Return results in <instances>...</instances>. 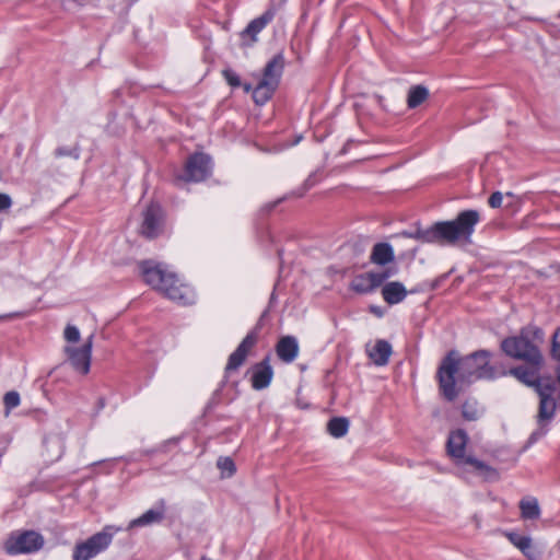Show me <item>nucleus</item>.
Returning <instances> with one entry per match:
<instances>
[{
    "label": "nucleus",
    "mask_w": 560,
    "mask_h": 560,
    "mask_svg": "<svg viewBox=\"0 0 560 560\" xmlns=\"http://www.w3.org/2000/svg\"><path fill=\"white\" fill-rule=\"evenodd\" d=\"M350 288L352 291L360 294H366L374 291V288L370 281L368 273L357 276L352 280Z\"/></svg>",
    "instance_id": "28"
},
{
    "label": "nucleus",
    "mask_w": 560,
    "mask_h": 560,
    "mask_svg": "<svg viewBox=\"0 0 560 560\" xmlns=\"http://www.w3.org/2000/svg\"><path fill=\"white\" fill-rule=\"evenodd\" d=\"M120 530L121 527L106 525L101 532L92 535L89 539L78 542L73 549V560L93 559L108 548L114 536Z\"/></svg>",
    "instance_id": "9"
},
{
    "label": "nucleus",
    "mask_w": 560,
    "mask_h": 560,
    "mask_svg": "<svg viewBox=\"0 0 560 560\" xmlns=\"http://www.w3.org/2000/svg\"><path fill=\"white\" fill-rule=\"evenodd\" d=\"M544 331L537 326L523 327L517 336L506 337L501 341V350L510 358L526 363L542 364V354L534 340L541 341Z\"/></svg>",
    "instance_id": "5"
},
{
    "label": "nucleus",
    "mask_w": 560,
    "mask_h": 560,
    "mask_svg": "<svg viewBox=\"0 0 560 560\" xmlns=\"http://www.w3.org/2000/svg\"><path fill=\"white\" fill-rule=\"evenodd\" d=\"M166 514V501L159 499L154 505L141 514L139 517L129 522L127 529L130 530L136 527H145L153 524H160L164 521Z\"/></svg>",
    "instance_id": "16"
},
{
    "label": "nucleus",
    "mask_w": 560,
    "mask_h": 560,
    "mask_svg": "<svg viewBox=\"0 0 560 560\" xmlns=\"http://www.w3.org/2000/svg\"><path fill=\"white\" fill-rule=\"evenodd\" d=\"M349 420L345 417L331 418L327 423L328 433L336 439H340L348 433Z\"/></svg>",
    "instance_id": "25"
},
{
    "label": "nucleus",
    "mask_w": 560,
    "mask_h": 560,
    "mask_svg": "<svg viewBox=\"0 0 560 560\" xmlns=\"http://www.w3.org/2000/svg\"><path fill=\"white\" fill-rule=\"evenodd\" d=\"M316 184V175L315 174H311L304 182L303 184V189L301 192H299V196H303V194L308 190L310 188H312L314 185Z\"/></svg>",
    "instance_id": "39"
},
{
    "label": "nucleus",
    "mask_w": 560,
    "mask_h": 560,
    "mask_svg": "<svg viewBox=\"0 0 560 560\" xmlns=\"http://www.w3.org/2000/svg\"><path fill=\"white\" fill-rule=\"evenodd\" d=\"M480 213L475 209L460 211L455 219L439 221L433 224L434 243L455 245L459 242L469 244Z\"/></svg>",
    "instance_id": "3"
},
{
    "label": "nucleus",
    "mask_w": 560,
    "mask_h": 560,
    "mask_svg": "<svg viewBox=\"0 0 560 560\" xmlns=\"http://www.w3.org/2000/svg\"><path fill=\"white\" fill-rule=\"evenodd\" d=\"M281 200H282V199H279V200H277V201H275V202H272V203H268V205H266V209H267L268 211H270V210H271V209H273V208H275V207H276V206H277Z\"/></svg>",
    "instance_id": "42"
},
{
    "label": "nucleus",
    "mask_w": 560,
    "mask_h": 560,
    "mask_svg": "<svg viewBox=\"0 0 560 560\" xmlns=\"http://www.w3.org/2000/svg\"><path fill=\"white\" fill-rule=\"evenodd\" d=\"M257 340L258 328H255L245 336V338L237 346V348L230 354L225 366L226 375L233 371H236L244 363L249 350L256 345Z\"/></svg>",
    "instance_id": "13"
},
{
    "label": "nucleus",
    "mask_w": 560,
    "mask_h": 560,
    "mask_svg": "<svg viewBox=\"0 0 560 560\" xmlns=\"http://www.w3.org/2000/svg\"><path fill=\"white\" fill-rule=\"evenodd\" d=\"M395 259L394 249L388 243H376L370 256V260L380 266H385Z\"/></svg>",
    "instance_id": "21"
},
{
    "label": "nucleus",
    "mask_w": 560,
    "mask_h": 560,
    "mask_svg": "<svg viewBox=\"0 0 560 560\" xmlns=\"http://www.w3.org/2000/svg\"><path fill=\"white\" fill-rule=\"evenodd\" d=\"M509 540L518 548L527 558L535 559L532 539L528 536L520 535L517 533H509Z\"/></svg>",
    "instance_id": "24"
},
{
    "label": "nucleus",
    "mask_w": 560,
    "mask_h": 560,
    "mask_svg": "<svg viewBox=\"0 0 560 560\" xmlns=\"http://www.w3.org/2000/svg\"><path fill=\"white\" fill-rule=\"evenodd\" d=\"M8 317H11V315H2V316H0V319L8 318Z\"/></svg>",
    "instance_id": "45"
},
{
    "label": "nucleus",
    "mask_w": 560,
    "mask_h": 560,
    "mask_svg": "<svg viewBox=\"0 0 560 560\" xmlns=\"http://www.w3.org/2000/svg\"><path fill=\"white\" fill-rule=\"evenodd\" d=\"M44 537L35 530L12 533L8 538L4 548L9 555L33 553L44 546Z\"/></svg>",
    "instance_id": "10"
},
{
    "label": "nucleus",
    "mask_w": 560,
    "mask_h": 560,
    "mask_svg": "<svg viewBox=\"0 0 560 560\" xmlns=\"http://www.w3.org/2000/svg\"><path fill=\"white\" fill-rule=\"evenodd\" d=\"M12 206V199L8 194L0 192V212L10 209Z\"/></svg>",
    "instance_id": "38"
},
{
    "label": "nucleus",
    "mask_w": 560,
    "mask_h": 560,
    "mask_svg": "<svg viewBox=\"0 0 560 560\" xmlns=\"http://www.w3.org/2000/svg\"><path fill=\"white\" fill-rule=\"evenodd\" d=\"M520 510L521 516L524 520H537L541 514L538 500L533 497L522 499L520 501Z\"/></svg>",
    "instance_id": "23"
},
{
    "label": "nucleus",
    "mask_w": 560,
    "mask_h": 560,
    "mask_svg": "<svg viewBox=\"0 0 560 560\" xmlns=\"http://www.w3.org/2000/svg\"><path fill=\"white\" fill-rule=\"evenodd\" d=\"M401 236L413 238L422 243H434L433 224L427 229L417 226L412 231H404L400 233Z\"/></svg>",
    "instance_id": "26"
},
{
    "label": "nucleus",
    "mask_w": 560,
    "mask_h": 560,
    "mask_svg": "<svg viewBox=\"0 0 560 560\" xmlns=\"http://www.w3.org/2000/svg\"><path fill=\"white\" fill-rule=\"evenodd\" d=\"M163 226V210L158 203H150L143 212V222L141 225V233L147 238L156 237Z\"/></svg>",
    "instance_id": "14"
},
{
    "label": "nucleus",
    "mask_w": 560,
    "mask_h": 560,
    "mask_svg": "<svg viewBox=\"0 0 560 560\" xmlns=\"http://www.w3.org/2000/svg\"><path fill=\"white\" fill-rule=\"evenodd\" d=\"M275 13L270 10L254 19L241 33L243 39L250 38V43L257 42V35L272 21Z\"/></svg>",
    "instance_id": "19"
},
{
    "label": "nucleus",
    "mask_w": 560,
    "mask_h": 560,
    "mask_svg": "<svg viewBox=\"0 0 560 560\" xmlns=\"http://www.w3.org/2000/svg\"><path fill=\"white\" fill-rule=\"evenodd\" d=\"M212 163L210 156L205 153L191 154L184 166L183 174L175 177L177 182H202L210 176Z\"/></svg>",
    "instance_id": "11"
},
{
    "label": "nucleus",
    "mask_w": 560,
    "mask_h": 560,
    "mask_svg": "<svg viewBox=\"0 0 560 560\" xmlns=\"http://www.w3.org/2000/svg\"><path fill=\"white\" fill-rule=\"evenodd\" d=\"M103 463H107L106 460H102V462H94L93 465H98V464H103Z\"/></svg>",
    "instance_id": "44"
},
{
    "label": "nucleus",
    "mask_w": 560,
    "mask_h": 560,
    "mask_svg": "<svg viewBox=\"0 0 560 560\" xmlns=\"http://www.w3.org/2000/svg\"><path fill=\"white\" fill-rule=\"evenodd\" d=\"M242 86H243V89H244V91H245L246 93H248V92H252V93H253V91H254V89H253V86H252V84H250V83H244V84H242Z\"/></svg>",
    "instance_id": "41"
},
{
    "label": "nucleus",
    "mask_w": 560,
    "mask_h": 560,
    "mask_svg": "<svg viewBox=\"0 0 560 560\" xmlns=\"http://www.w3.org/2000/svg\"><path fill=\"white\" fill-rule=\"evenodd\" d=\"M65 339L69 342H78L80 339V331L75 326L68 325L65 329Z\"/></svg>",
    "instance_id": "36"
},
{
    "label": "nucleus",
    "mask_w": 560,
    "mask_h": 560,
    "mask_svg": "<svg viewBox=\"0 0 560 560\" xmlns=\"http://www.w3.org/2000/svg\"><path fill=\"white\" fill-rule=\"evenodd\" d=\"M301 139H302V136H299L293 144H298L301 141Z\"/></svg>",
    "instance_id": "43"
},
{
    "label": "nucleus",
    "mask_w": 560,
    "mask_h": 560,
    "mask_svg": "<svg viewBox=\"0 0 560 560\" xmlns=\"http://www.w3.org/2000/svg\"><path fill=\"white\" fill-rule=\"evenodd\" d=\"M539 406L537 413L538 429L534 431L529 436V442L534 443L544 436L548 431V425L555 417V412L558 405L557 383L556 381L551 384L541 383L538 385Z\"/></svg>",
    "instance_id": "8"
},
{
    "label": "nucleus",
    "mask_w": 560,
    "mask_h": 560,
    "mask_svg": "<svg viewBox=\"0 0 560 560\" xmlns=\"http://www.w3.org/2000/svg\"><path fill=\"white\" fill-rule=\"evenodd\" d=\"M273 376L272 368L268 359L262 360L256 364L252 374V386L254 389L261 390L269 386Z\"/></svg>",
    "instance_id": "17"
},
{
    "label": "nucleus",
    "mask_w": 560,
    "mask_h": 560,
    "mask_svg": "<svg viewBox=\"0 0 560 560\" xmlns=\"http://www.w3.org/2000/svg\"><path fill=\"white\" fill-rule=\"evenodd\" d=\"M366 273L375 290L376 288L381 287L389 277H392L395 273V271L392 269H387L383 271H370Z\"/></svg>",
    "instance_id": "29"
},
{
    "label": "nucleus",
    "mask_w": 560,
    "mask_h": 560,
    "mask_svg": "<svg viewBox=\"0 0 560 560\" xmlns=\"http://www.w3.org/2000/svg\"><path fill=\"white\" fill-rule=\"evenodd\" d=\"M468 443L467 433L462 430L452 431L448 435L446 450L448 456L454 460L457 466H470L472 470L483 476L486 479H493L497 477V470L485 462L475 458L471 455H466V446Z\"/></svg>",
    "instance_id": "6"
},
{
    "label": "nucleus",
    "mask_w": 560,
    "mask_h": 560,
    "mask_svg": "<svg viewBox=\"0 0 560 560\" xmlns=\"http://www.w3.org/2000/svg\"><path fill=\"white\" fill-rule=\"evenodd\" d=\"M429 96V91L422 85L412 86L408 92L407 105L409 108H416L421 105Z\"/></svg>",
    "instance_id": "27"
},
{
    "label": "nucleus",
    "mask_w": 560,
    "mask_h": 560,
    "mask_svg": "<svg viewBox=\"0 0 560 560\" xmlns=\"http://www.w3.org/2000/svg\"><path fill=\"white\" fill-rule=\"evenodd\" d=\"M222 75L225 79L226 83L233 89L240 88L242 85L240 75L231 68L223 69Z\"/></svg>",
    "instance_id": "32"
},
{
    "label": "nucleus",
    "mask_w": 560,
    "mask_h": 560,
    "mask_svg": "<svg viewBox=\"0 0 560 560\" xmlns=\"http://www.w3.org/2000/svg\"><path fill=\"white\" fill-rule=\"evenodd\" d=\"M276 352L281 361L285 363L293 362L299 354L298 339L293 336L282 337L276 346Z\"/></svg>",
    "instance_id": "18"
},
{
    "label": "nucleus",
    "mask_w": 560,
    "mask_h": 560,
    "mask_svg": "<svg viewBox=\"0 0 560 560\" xmlns=\"http://www.w3.org/2000/svg\"><path fill=\"white\" fill-rule=\"evenodd\" d=\"M462 415H463L464 419H466L468 421H475V420L479 419L480 411L477 408L475 402L466 401L462 406Z\"/></svg>",
    "instance_id": "30"
},
{
    "label": "nucleus",
    "mask_w": 560,
    "mask_h": 560,
    "mask_svg": "<svg viewBox=\"0 0 560 560\" xmlns=\"http://www.w3.org/2000/svg\"><path fill=\"white\" fill-rule=\"evenodd\" d=\"M284 69L282 52L275 55L265 66L262 78L254 88L253 100L257 105H265L277 90Z\"/></svg>",
    "instance_id": "7"
},
{
    "label": "nucleus",
    "mask_w": 560,
    "mask_h": 560,
    "mask_svg": "<svg viewBox=\"0 0 560 560\" xmlns=\"http://www.w3.org/2000/svg\"><path fill=\"white\" fill-rule=\"evenodd\" d=\"M551 354L557 361L560 362V328L556 329L553 332Z\"/></svg>",
    "instance_id": "35"
},
{
    "label": "nucleus",
    "mask_w": 560,
    "mask_h": 560,
    "mask_svg": "<svg viewBox=\"0 0 560 560\" xmlns=\"http://www.w3.org/2000/svg\"><path fill=\"white\" fill-rule=\"evenodd\" d=\"M492 353L486 349L475 351L462 359H457L455 351L448 352L436 373L439 387L444 398L448 401L455 400L459 393L457 383L470 384L478 380H494L506 375L504 371L499 372L490 363Z\"/></svg>",
    "instance_id": "1"
},
{
    "label": "nucleus",
    "mask_w": 560,
    "mask_h": 560,
    "mask_svg": "<svg viewBox=\"0 0 560 560\" xmlns=\"http://www.w3.org/2000/svg\"><path fill=\"white\" fill-rule=\"evenodd\" d=\"M20 401H21V399H20V395L18 392L11 390V392L5 393V395L3 397V404H4L7 415L12 409L16 408L20 405Z\"/></svg>",
    "instance_id": "31"
},
{
    "label": "nucleus",
    "mask_w": 560,
    "mask_h": 560,
    "mask_svg": "<svg viewBox=\"0 0 560 560\" xmlns=\"http://www.w3.org/2000/svg\"><path fill=\"white\" fill-rule=\"evenodd\" d=\"M392 352L393 349L390 343L384 339H380L370 351L369 357L374 362V364L383 366L388 363Z\"/></svg>",
    "instance_id": "22"
},
{
    "label": "nucleus",
    "mask_w": 560,
    "mask_h": 560,
    "mask_svg": "<svg viewBox=\"0 0 560 560\" xmlns=\"http://www.w3.org/2000/svg\"><path fill=\"white\" fill-rule=\"evenodd\" d=\"M542 364L527 363L526 366H516L511 369L506 374L515 376L522 383L535 387L536 393L538 392V385L541 383L551 384L555 382L551 378H542L539 376V370Z\"/></svg>",
    "instance_id": "15"
},
{
    "label": "nucleus",
    "mask_w": 560,
    "mask_h": 560,
    "mask_svg": "<svg viewBox=\"0 0 560 560\" xmlns=\"http://www.w3.org/2000/svg\"><path fill=\"white\" fill-rule=\"evenodd\" d=\"M407 294L408 291L399 281H390L382 287V298L389 305H395L402 302Z\"/></svg>",
    "instance_id": "20"
},
{
    "label": "nucleus",
    "mask_w": 560,
    "mask_h": 560,
    "mask_svg": "<svg viewBox=\"0 0 560 560\" xmlns=\"http://www.w3.org/2000/svg\"><path fill=\"white\" fill-rule=\"evenodd\" d=\"M556 383H557V394H556V397L558 399V405H559V408H560V373L558 374Z\"/></svg>",
    "instance_id": "40"
},
{
    "label": "nucleus",
    "mask_w": 560,
    "mask_h": 560,
    "mask_svg": "<svg viewBox=\"0 0 560 560\" xmlns=\"http://www.w3.org/2000/svg\"><path fill=\"white\" fill-rule=\"evenodd\" d=\"M55 156L56 158L70 156V158H73L74 160H78L80 158V150H79V148L58 147L55 150Z\"/></svg>",
    "instance_id": "34"
},
{
    "label": "nucleus",
    "mask_w": 560,
    "mask_h": 560,
    "mask_svg": "<svg viewBox=\"0 0 560 560\" xmlns=\"http://www.w3.org/2000/svg\"><path fill=\"white\" fill-rule=\"evenodd\" d=\"M480 213L475 209L460 211L455 219L439 221L433 224L434 243L455 245L459 242L469 244Z\"/></svg>",
    "instance_id": "4"
},
{
    "label": "nucleus",
    "mask_w": 560,
    "mask_h": 560,
    "mask_svg": "<svg viewBox=\"0 0 560 560\" xmlns=\"http://www.w3.org/2000/svg\"><path fill=\"white\" fill-rule=\"evenodd\" d=\"M217 465L228 477H231L236 470L235 464L231 457H220Z\"/></svg>",
    "instance_id": "33"
},
{
    "label": "nucleus",
    "mask_w": 560,
    "mask_h": 560,
    "mask_svg": "<svg viewBox=\"0 0 560 560\" xmlns=\"http://www.w3.org/2000/svg\"><path fill=\"white\" fill-rule=\"evenodd\" d=\"M141 271L145 283L161 292L167 299L183 305L195 302V293L190 287L183 283L176 273L168 271L161 264L141 262Z\"/></svg>",
    "instance_id": "2"
},
{
    "label": "nucleus",
    "mask_w": 560,
    "mask_h": 560,
    "mask_svg": "<svg viewBox=\"0 0 560 560\" xmlns=\"http://www.w3.org/2000/svg\"><path fill=\"white\" fill-rule=\"evenodd\" d=\"M503 201V195L500 191H494L488 200V203L491 208H499L501 207Z\"/></svg>",
    "instance_id": "37"
},
{
    "label": "nucleus",
    "mask_w": 560,
    "mask_h": 560,
    "mask_svg": "<svg viewBox=\"0 0 560 560\" xmlns=\"http://www.w3.org/2000/svg\"><path fill=\"white\" fill-rule=\"evenodd\" d=\"M93 338L94 335H90L81 347L67 348L70 364L82 374H88L91 368Z\"/></svg>",
    "instance_id": "12"
}]
</instances>
